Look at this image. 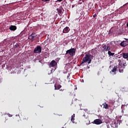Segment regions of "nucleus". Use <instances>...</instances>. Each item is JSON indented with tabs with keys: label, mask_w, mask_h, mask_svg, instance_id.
<instances>
[{
	"label": "nucleus",
	"mask_w": 128,
	"mask_h": 128,
	"mask_svg": "<svg viewBox=\"0 0 128 128\" xmlns=\"http://www.w3.org/2000/svg\"><path fill=\"white\" fill-rule=\"evenodd\" d=\"M118 58H120V57H118Z\"/></svg>",
	"instance_id": "nucleus-31"
},
{
	"label": "nucleus",
	"mask_w": 128,
	"mask_h": 128,
	"mask_svg": "<svg viewBox=\"0 0 128 128\" xmlns=\"http://www.w3.org/2000/svg\"><path fill=\"white\" fill-rule=\"evenodd\" d=\"M126 27H128V22L126 23Z\"/></svg>",
	"instance_id": "nucleus-28"
},
{
	"label": "nucleus",
	"mask_w": 128,
	"mask_h": 128,
	"mask_svg": "<svg viewBox=\"0 0 128 128\" xmlns=\"http://www.w3.org/2000/svg\"><path fill=\"white\" fill-rule=\"evenodd\" d=\"M57 65V62L54 60L50 61V63H49V66L50 67L56 66Z\"/></svg>",
	"instance_id": "nucleus-9"
},
{
	"label": "nucleus",
	"mask_w": 128,
	"mask_h": 128,
	"mask_svg": "<svg viewBox=\"0 0 128 128\" xmlns=\"http://www.w3.org/2000/svg\"><path fill=\"white\" fill-rule=\"evenodd\" d=\"M70 30V29L68 28V27H66V28H64V30H62V33L64 34H67L68 32V31Z\"/></svg>",
	"instance_id": "nucleus-10"
},
{
	"label": "nucleus",
	"mask_w": 128,
	"mask_h": 128,
	"mask_svg": "<svg viewBox=\"0 0 128 128\" xmlns=\"http://www.w3.org/2000/svg\"><path fill=\"white\" fill-rule=\"evenodd\" d=\"M56 10H58V13L59 14V16L62 15V8H58L56 9Z\"/></svg>",
	"instance_id": "nucleus-11"
},
{
	"label": "nucleus",
	"mask_w": 128,
	"mask_h": 128,
	"mask_svg": "<svg viewBox=\"0 0 128 128\" xmlns=\"http://www.w3.org/2000/svg\"><path fill=\"white\" fill-rule=\"evenodd\" d=\"M122 56L123 58L128 59V53H122Z\"/></svg>",
	"instance_id": "nucleus-12"
},
{
	"label": "nucleus",
	"mask_w": 128,
	"mask_h": 128,
	"mask_svg": "<svg viewBox=\"0 0 128 128\" xmlns=\"http://www.w3.org/2000/svg\"><path fill=\"white\" fill-rule=\"evenodd\" d=\"M104 108L108 109V104H104Z\"/></svg>",
	"instance_id": "nucleus-19"
},
{
	"label": "nucleus",
	"mask_w": 128,
	"mask_h": 128,
	"mask_svg": "<svg viewBox=\"0 0 128 128\" xmlns=\"http://www.w3.org/2000/svg\"><path fill=\"white\" fill-rule=\"evenodd\" d=\"M117 68H116V66H114V69H112V72H116Z\"/></svg>",
	"instance_id": "nucleus-16"
},
{
	"label": "nucleus",
	"mask_w": 128,
	"mask_h": 128,
	"mask_svg": "<svg viewBox=\"0 0 128 128\" xmlns=\"http://www.w3.org/2000/svg\"><path fill=\"white\" fill-rule=\"evenodd\" d=\"M94 58V56L90 54H86V56H84L82 58V62H80V64L87 62L88 64H90L92 62V58Z\"/></svg>",
	"instance_id": "nucleus-2"
},
{
	"label": "nucleus",
	"mask_w": 128,
	"mask_h": 128,
	"mask_svg": "<svg viewBox=\"0 0 128 128\" xmlns=\"http://www.w3.org/2000/svg\"><path fill=\"white\" fill-rule=\"evenodd\" d=\"M84 116H85V115H83Z\"/></svg>",
	"instance_id": "nucleus-30"
},
{
	"label": "nucleus",
	"mask_w": 128,
	"mask_h": 128,
	"mask_svg": "<svg viewBox=\"0 0 128 128\" xmlns=\"http://www.w3.org/2000/svg\"><path fill=\"white\" fill-rule=\"evenodd\" d=\"M40 52H42V48H40V46H36V48H34V51H32V52L34 54H39L40 53Z\"/></svg>",
	"instance_id": "nucleus-5"
},
{
	"label": "nucleus",
	"mask_w": 128,
	"mask_h": 128,
	"mask_svg": "<svg viewBox=\"0 0 128 128\" xmlns=\"http://www.w3.org/2000/svg\"><path fill=\"white\" fill-rule=\"evenodd\" d=\"M50 0H41V1L44 2L50 1Z\"/></svg>",
	"instance_id": "nucleus-22"
},
{
	"label": "nucleus",
	"mask_w": 128,
	"mask_h": 128,
	"mask_svg": "<svg viewBox=\"0 0 128 128\" xmlns=\"http://www.w3.org/2000/svg\"><path fill=\"white\" fill-rule=\"evenodd\" d=\"M114 54V53H112V52L108 51V56H113Z\"/></svg>",
	"instance_id": "nucleus-20"
},
{
	"label": "nucleus",
	"mask_w": 128,
	"mask_h": 128,
	"mask_svg": "<svg viewBox=\"0 0 128 128\" xmlns=\"http://www.w3.org/2000/svg\"><path fill=\"white\" fill-rule=\"evenodd\" d=\"M66 54H68L72 56H75V48H72L67 50V51H66Z\"/></svg>",
	"instance_id": "nucleus-4"
},
{
	"label": "nucleus",
	"mask_w": 128,
	"mask_h": 128,
	"mask_svg": "<svg viewBox=\"0 0 128 128\" xmlns=\"http://www.w3.org/2000/svg\"><path fill=\"white\" fill-rule=\"evenodd\" d=\"M54 90H58L60 89V88H62V86H60V84H58L54 86Z\"/></svg>",
	"instance_id": "nucleus-13"
},
{
	"label": "nucleus",
	"mask_w": 128,
	"mask_h": 128,
	"mask_svg": "<svg viewBox=\"0 0 128 128\" xmlns=\"http://www.w3.org/2000/svg\"><path fill=\"white\" fill-rule=\"evenodd\" d=\"M110 50V48H108V46H106V45L104 44V45H98L97 46V48H94L93 50H92V52H94V50L95 51H98L100 52H105L106 51H108Z\"/></svg>",
	"instance_id": "nucleus-1"
},
{
	"label": "nucleus",
	"mask_w": 128,
	"mask_h": 128,
	"mask_svg": "<svg viewBox=\"0 0 128 128\" xmlns=\"http://www.w3.org/2000/svg\"><path fill=\"white\" fill-rule=\"evenodd\" d=\"M94 124H97V125L102 124V120H100V119H96V120H94Z\"/></svg>",
	"instance_id": "nucleus-8"
},
{
	"label": "nucleus",
	"mask_w": 128,
	"mask_h": 128,
	"mask_svg": "<svg viewBox=\"0 0 128 128\" xmlns=\"http://www.w3.org/2000/svg\"><path fill=\"white\" fill-rule=\"evenodd\" d=\"M62 0H58V2H62Z\"/></svg>",
	"instance_id": "nucleus-24"
},
{
	"label": "nucleus",
	"mask_w": 128,
	"mask_h": 128,
	"mask_svg": "<svg viewBox=\"0 0 128 128\" xmlns=\"http://www.w3.org/2000/svg\"><path fill=\"white\" fill-rule=\"evenodd\" d=\"M74 89L76 90V88H74Z\"/></svg>",
	"instance_id": "nucleus-33"
},
{
	"label": "nucleus",
	"mask_w": 128,
	"mask_h": 128,
	"mask_svg": "<svg viewBox=\"0 0 128 128\" xmlns=\"http://www.w3.org/2000/svg\"><path fill=\"white\" fill-rule=\"evenodd\" d=\"M90 68V67L87 66V68Z\"/></svg>",
	"instance_id": "nucleus-29"
},
{
	"label": "nucleus",
	"mask_w": 128,
	"mask_h": 128,
	"mask_svg": "<svg viewBox=\"0 0 128 128\" xmlns=\"http://www.w3.org/2000/svg\"><path fill=\"white\" fill-rule=\"evenodd\" d=\"M36 36H37V35L36 34V33H31V34H30V36H28L30 38H28V39H30V41L32 42L34 41V38H36Z\"/></svg>",
	"instance_id": "nucleus-6"
},
{
	"label": "nucleus",
	"mask_w": 128,
	"mask_h": 128,
	"mask_svg": "<svg viewBox=\"0 0 128 128\" xmlns=\"http://www.w3.org/2000/svg\"><path fill=\"white\" fill-rule=\"evenodd\" d=\"M74 6H75L74 5H72V8H74Z\"/></svg>",
	"instance_id": "nucleus-26"
},
{
	"label": "nucleus",
	"mask_w": 128,
	"mask_h": 128,
	"mask_svg": "<svg viewBox=\"0 0 128 128\" xmlns=\"http://www.w3.org/2000/svg\"><path fill=\"white\" fill-rule=\"evenodd\" d=\"M90 124V120L86 118V124L88 125Z\"/></svg>",
	"instance_id": "nucleus-17"
},
{
	"label": "nucleus",
	"mask_w": 128,
	"mask_h": 128,
	"mask_svg": "<svg viewBox=\"0 0 128 128\" xmlns=\"http://www.w3.org/2000/svg\"><path fill=\"white\" fill-rule=\"evenodd\" d=\"M16 28L14 26H10V30L14 31L16 30Z\"/></svg>",
	"instance_id": "nucleus-14"
},
{
	"label": "nucleus",
	"mask_w": 128,
	"mask_h": 128,
	"mask_svg": "<svg viewBox=\"0 0 128 128\" xmlns=\"http://www.w3.org/2000/svg\"><path fill=\"white\" fill-rule=\"evenodd\" d=\"M113 32H112V30H110L108 31V34H112Z\"/></svg>",
	"instance_id": "nucleus-23"
},
{
	"label": "nucleus",
	"mask_w": 128,
	"mask_h": 128,
	"mask_svg": "<svg viewBox=\"0 0 128 128\" xmlns=\"http://www.w3.org/2000/svg\"><path fill=\"white\" fill-rule=\"evenodd\" d=\"M59 91L62 92V89H60V90H59Z\"/></svg>",
	"instance_id": "nucleus-27"
},
{
	"label": "nucleus",
	"mask_w": 128,
	"mask_h": 128,
	"mask_svg": "<svg viewBox=\"0 0 128 128\" xmlns=\"http://www.w3.org/2000/svg\"><path fill=\"white\" fill-rule=\"evenodd\" d=\"M74 117H75V114H72V116H70V122H72V124L74 123Z\"/></svg>",
	"instance_id": "nucleus-15"
},
{
	"label": "nucleus",
	"mask_w": 128,
	"mask_h": 128,
	"mask_svg": "<svg viewBox=\"0 0 128 128\" xmlns=\"http://www.w3.org/2000/svg\"><path fill=\"white\" fill-rule=\"evenodd\" d=\"M126 46H128V39H126L124 41H122L120 43V46L124 47Z\"/></svg>",
	"instance_id": "nucleus-7"
},
{
	"label": "nucleus",
	"mask_w": 128,
	"mask_h": 128,
	"mask_svg": "<svg viewBox=\"0 0 128 128\" xmlns=\"http://www.w3.org/2000/svg\"><path fill=\"white\" fill-rule=\"evenodd\" d=\"M118 66H116V68H118V72L120 73H123V67L124 66H126V63H122V60H118Z\"/></svg>",
	"instance_id": "nucleus-3"
},
{
	"label": "nucleus",
	"mask_w": 128,
	"mask_h": 128,
	"mask_svg": "<svg viewBox=\"0 0 128 128\" xmlns=\"http://www.w3.org/2000/svg\"><path fill=\"white\" fill-rule=\"evenodd\" d=\"M29 120V118L28 116H25L24 118H22V120H24V121H28Z\"/></svg>",
	"instance_id": "nucleus-18"
},
{
	"label": "nucleus",
	"mask_w": 128,
	"mask_h": 128,
	"mask_svg": "<svg viewBox=\"0 0 128 128\" xmlns=\"http://www.w3.org/2000/svg\"><path fill=\"white\" fill-rule=\"evenodd\" d=\"M96 17V14H94V18Z\"/></svg>",
	"instance_id": "nucleus-25"
},
{
	"label": "nucleus",
	"mask_w": 128,
	"mask_h": 128,
	"mask_svg": "<svg viewBox=\"0 0 128 128\" xmlns=\"http://www.w3.org/2000/svg\"><path fill=\"white\" fill-rule=\"evenodd\" d=\"M62 128H64V127H62Z\"/></svg>",
	"instance_id": "nucleus-32"
},
{
	"label": "nucleus",
	"mask_w": 128,
	"mask_h": 128,
	"mask_svg": "<svg viewBox=\"0 0 128 128\" xmlns=\"http://www.w3.org/2000/svg\"><path fill=\"white\" fill-rule=\"evenodd\" d=\"M19 48V44H14V48Z\"/></svg>",
	"instance_id": "nucleus-21"
}]
</instances>
